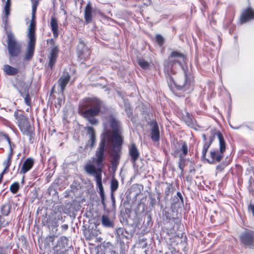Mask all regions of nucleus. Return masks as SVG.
<instances>
[{
    "instance_id": "obj_41",
    "label": "nucleus",
    "mask_w": 254,
    "mask_h": 254,
    "mask_svg": "<svg viewBox=\"0 0 254 254\" xmlns=\"http://www.w3.org/2000/svg\"><path fill=\"white\" fill-rule=\"evenodd\" d=\"M125 111H126L128 117H130L131 115L132 111L129 107H126Z\"/></svg>"
},
{
    "instance_id": "obj_29",
    "label": "nucleus",
    "mask_w": 254,
    "mask_h": 254,
    "mask_svg": "<svg viewBox=\"0 0 254 254\" xmlns=\"http://www.w3.org/2000/svg\"><path fill=\"white\" fill-rule=\"evenodd\" d=\"M185 162L186 160L184 158V157H183L182 154H180L178 161V166L179 169L181 171V174L182 175H183L184 173V168L185 167Z\"/></svg>"
},
{
    "instance_id": "obj_9",
    "label": "nucleus",
    "mask_w": 254,
    "mask_h": 254,
    "mask_svg": "<svg viewBox=\"0 0 254 254\" xmlns=\"http://www.w3.org/2000/svg\"><path fill=\"white\" fill-rule=\"evenodd\" d=\"M69 240L65 236H61L56 245L52 247V254H68L66 247H68Z\"/></svg>"
},
{
    "instance_id": "obj_14",
    "label": "nucleus",
    "mask_w": 254,
    "mask_h": 254,
    "mask_svg": "<svg viewBox=\"0 0 254 254\" xmlns=\"http://www.w3.org/2000/svg\"><path fill=\"white\" fill-rule=\"evenodd\" d=\"M116 239L118 242L122 245H124L125 240H127L129 239L130 235L123 227H120L116 231Z\"/></svg>"
},
{
    "instance_id": "obj_60",
    "label": "nucleus",
    "mask_w": 254,
    "mask_h": 254,
    "mask_svg": "<svg viewBox=\"0 0 254 254\" xmlns=\"http://www.w3.org/2000/svg\"><path fill=\"white\" fill-rule=\"evenodd\" d=\"M20 165H21V164H20V163H19V166H18V168L20 167Z\"/></svg>"
},
{
    "instance_id": "obj_57",
    "label": "nucleus",
    "mask_w": 254,
    "mask_h": 254,
    "mask_svg": "<svg viewBox=\"0 0 254 254\" xmlns=\"http://www.w3.org/2000/svg\"><path fill=\"white\" fill-rule=\"evenodd\" d=\"M58 226V225L57 223V222H56V223H55V225H54V227H57Z\"/></svg>"
},
{
    "instance_id": "obj_19",
    "label": "nucleus",
    "mask_w": 254,
    "mask_h": 254,
    "mask_svg": "<svg viewBox=\"0 0 254 254\" xmlns=\"http://www.w3.org/2000/svg\"><path fill=\"white\" fill-rule=\"evenodd\" d=\"M86 129L88 131L89 139L88 141L87 145L92 148L96 143V134L94 128L91 127H86Z\"/></svg>"
},
{
    "instance_id": "obj_21",
    "label": "nucleus",
    "mask_w": 254,
    "mask_h": 254,
    "mask_svg": "<svg viewBox=\"0 0 254 254\" xmlns=\"http://www.w3.org/2000/svg\"><path fill=\"white\" fill-rule=\"evenodd\" d=\"M2 69L4 74L9 76H14L19 71L18 68L12 66L7 64H4L3 66Z\"/></svg>"
},
{
    "instance_id": "obj_27",
    "label": "nucleus",
    "mask_w": 254,
    "mask_h": 254,
    "mask_svg": "<svg viewBox=\"0 0 254 254\" xmlns=\"http://www.w3.org/2000/svg\"><path fill=\"white\" fill-rule=\"evenodd\" d=\"M211 136L209 138V141L208 142V143H210V144H211V143L214 140L215 137L216 136L217 137L218 139H219V135L222 137L223 141H225L223 134L219 130H216V129L212 130L211 132Z\"/></svg>"
},
{
    "instance_id": "obj_18",
    "label": "nucleus",
    "mask_w": 254,
    "mask_h": 254,
    "mask_svg": "<svg viewBox=\"0 0 254 254\" xmlns=\"http://www.w3.org/2000/svg\"><path fill=\"white\" fill-rule=\"evenodd\" d=\"M29 85H26L23 89H19L20 95L24 98L25 104L30 106L31 104V98L29 94Z\"/></svg>"
},
{
    "instance_id": "obj_28",
    "label": "nucleus",
    "mask_w": 254,
    "mask_h": 254,
    "mask_svg": "<svg viewBox=\"0 0 254 254\" xmlns=\"http://www.w3.org/2000/svg\"><path fill=\"white\" fill-rule=\"evenodd\" d=\"M137 63L143 69H148L150 68V64L142 58L138 59Z\"/></svg>"
},
{
    "instance_id": "obj_24",
    "label": "nucleus",
    "mask_w": 254,
    "mask_h": 254,
    "mask_svg": "<svg viewBox=\"0 0 254 254\" xmlns=\"http://www.w3.org/2000/svg\"><path fill=\"white\" fill-rule=\"evenodd\" d=\"M12 208V204L10 201L5 202L0 207L1 214L5 216H8L10 213Z\"/></svg>"
},
{
    "instance_id": "obj_56",
    "label": "nucleus",
    "mask_w": 254,
    "mask_h": 254,
    "mask_svg": "<svg viewBox=\"0 0 254 254\" xmlns=\"http://www.w3.org/2000/svg\"><path fill=\"white\" fill-rule=\"evenodd\" d=\"M192 171H193V172H194V171H195V170H194V169H190V173H191Z\"/></svg>"
},
{
    "instance_id": "obj_33",
    "label": "nucleus",
    "mask_w": 254,
    "mask_h": 254,
    "mask_svg": "<svg viewBox=\"0 0 254 254\" xmlns=\"http://www.w3.org/2000/svg\"><path fill=\"white\" fill-rule=\"evenodd\" d=\"M57 238L56 236L55 235H50L46 237L45 239V244L46 245L50 247L51 244L53 245L54 242L55 241V239Z\"/></svg>"
},
{
    "instance_id": "obj_7",
    "label": "nucleus",
    "mask_w": 254,
    "mask_h": 254,
    "mask_svg": "<svg viewBox=\"0 0 254 254\" xmlns=\"http://www.w3.org/2000/svg\"><path fill=\"white\" fill-rule=\"evenodd\" d=\"M47 43L51 45L50 55L48 56V66L52 70L55 64L57 61L59 52V46L56 44L55 41L53 39L47 40Z\"/></svg>"
},
{
    "instance_id": "obj_34",
    "label": "nucleus",
    "mask_w": 254,
    "mask_h": 254,
    "mask_svg": "<svg viewBox=\"0 0 254 254\" xmlns=\"http://www.w3.org/2000/svg\"><path fill=\"white\" fill-rule=\"evenodd\" d=\"M19 189V184L18 182H15L13 183L10 187V190L13 194L17 193Z\"/></svg>"
},
{
    "instance_id": "obj_49",
    "label": "nucleus",
    "mask_w": 254,
    "mask_h": 254,
    "mask_svg": "<svg viewBox=\"0 0 254 254\" xmlns=\"http://www.w3.org/2000/svg\"><path fill=\"white\" fill-rule=\"evenodd\" d=\"M62 228L63 230H66L68 228V226L67 224H64L62 225Z\"/></svg>"
},
{
    "instance_id": "obj_25",
    "label": "nucleus",
    "mask_w": 254,
    "mask_h": 254,
    "mask_svg": "<svg viewBox=\"0 0 254 254\" xmlns=\"http://www.w3.org/2000/svg\"><path fill=\"white\" fill-rule=\"evenodd\" d=\"M102 225L106 228H113L114 224L113 220L107 215H103L101 218Z\"/></svg>"
},
{
    "instance_id": "obj_30",
    "label": "nucleus",
    "mask_w": 254,
    "mask_h": 254,
    "mask_svg": "<svg viewBox=\"0 0 254 254\" xmlns=\"http://www.w3.org/2000/svg\"><path fill=\"white\" fill-rule=\"evenodd\" d=\"M119 187V182L114 178H112L111 181V191L112 193L117 190Z\"/></svg>"
},
{
    "instance_id": "obj_39",
    "label": "nucleus",
    "mask_w": 254,
    "mask_h": 254,
    "mask_svg": "<svg viewBox=\"0 0 254 254\" xmlns=\"http://www.w3.org/2000/svg\"><path fill=\"white\" fill-rule=\"evenodd\" d=\"M187 119L186 120V122L187 123L188 125L193 124V119L188 113L187 114Z\"/></svg>"
},
{
    "instance_id": "obj_10",
    "label": "nucleus",
    "mask_w": 254,
    "mask_h": 254,
    "mask_svg": "<svg viewBox=\"0 0 254 254\" xmlns=\"http://www.w3.org/2000/svg\"><path fill=\"white\" fill-rule=\"evenodd\" d=\"M77 52L78 57L85 60H87L90 55V51L81 39H79L77 46Z\"/></svg>"
},
{
    "instance_id": "obj_62",
    "label": "nucleus",
    "mask_w": 254,
    "mask_h": 254,
    "mask_svg": "<svg viewBox=\"0 0 254 254\" xmlns=\"http://www.w3.org/2000/svg\"><path fill=\"white\" fill-rule=\"evenodd\" d=\"M154 200H155V199H154ZM152 202H154L153 200H152Z\"/></svg>"
},
{
    "instance_id": "obj_3",
    "label": "nucleus",
    "mask_w": 254,
    "mask_h": 254,
    "mask_svg": "<svg viewBox=\"0 0 254 254\" xmlns=\"http://www.w3.org/2000/svg\"><path fill=\"white\" fill-rule=\"evenodd\" d=\"M81 109H85L81 113V115L87 119L91 125L98 124V120L94 118L101 112H105L107 108L101 100L96 98H85L80 102Z\"/></svg>"
},
{
    "instance_id": "obj_4",
    "label": "nucleus",
    "mask_w": 254,
    "mask_h": 254,
    "mask_svg": "<svg viewBox=\"0 0 254 254\" xmlns=\"http://www.w3.org/2000/svg\"><path fill=\"white\" fill-rule=\"evenodd\" d=\"M19 110H16L14 113L17 126L23 134L28 136L29 141L33 143L35 135L33 128L30 125L28 119L23 114L19 113Z\"/></svg>"
},
{
    "instance_id": "obj_45",
    "label": "nucleus",
    "mask_w": 254,
    "mask_h": 254,
    "mask_svg": "<svg viewBox=\"0 0 254 254\" xmlns=\"http://www.w3.org/2000/svg\"><path fill=\"white\" fill-rule=\"evenodd\" d=\"M210 145H211L210 143H208L207 141H205L204 143L203 146V149H207L208 150Z\"/></svg>"
},
{
    "instance_id": "obj_58",
    "label": "nucleus",
    "mask_w": 254,
    "mask_h": 254,
    "mask_svg": "<svg viewBox=\"0 0 254 254\" xmlns=\"http://www.w3.org/2000/svg\"><path fill=\"white\" fill-rule=\"evenodd\" d=\"M158 199L159 201H160V197H159V196L158 197Z\"/></svg>"
},
{
    "instance_id": "obj_52",
    "label": "nucleus",
    "mask_w": 254,
    "mask_h": 254,
    "mask_svg": "<svg viewBox=\"0 0 254 254\" xmlns=\"http://www.w3.org/2000/svg\"><path fill=\"white\" fill-rule=\"evenodd\" d=\"M5 173H3V171L0 173V183L1 182V181L2 179L3 174H5Z\"/></svg>"
},
{
    "instance_id": "obj_35",
    "label": "nucleus",
    "mask_w": 254,
    "mask_h": 254,
    "mask_svg": "<svg viewBox=\"0 0 254 254\" xmlns=\"http://www.w3.org/2000/svg\"><path fill=\"white\" fill-rule=\"evenodd\" d=\"M11 5V2L8 1H6V3L4 8V10L5 12V14L6 15L5 20L6 21L8 18V16L10 14V7Z\"/></svg>"
},
{
    "instance_id": "obj_47",
    "label": "nucleus",
    "mask_w": 254,
    "mask_h": 254,
    "mask_svg": "<svg viewBox=\"0 0 254 254\" xmlns=\"http://www.w3.org/2000/svg\"><path fill=\"white\" fill-rule=\"evenodd\" d=\"M170 191H171L170 188L169 187H167L165 190V193L167 196H168L169 195V194L170 193Z\"/></svg>"
},
{
    "instance_id": "obj_20",
    "label": "nucleus",
    "mask_w": 254,
    "mask_h": 254,
    "mask_svg": "<svg viewBox=\"0 0 254 254\" xmlns=\"http://www.w3.org/2000/svg\"><path fill=\"white\" fill-rule=\"evenodd\" d=\"M36 21L35 13H32V18L28 28L27 36L28 38H36L35 37Z\"/></svg>"
},
{
    "instance_id": "obj_15",
    "label": "nucleus",
    "mask_w": 254,
    "mask_h": 254,
    "mask_svg": "<svg viewBox=\"0 0 254 254\" xmlns=\"http://www.w3.org/2000/svg\"><path fill=\"white\" fill-rule=\"evenodd\" d=\"M70 79V75L67 71H64L63 74L58 79V83L60 87V92L63 96L64 95V90L65 87L69 81Z\"/></svg>"
},
{
    "instance_id": "obj_37",
    "label": "nucleus",
    "mask_w": 254,
    "mask_h": 254,
    "mask_svg": "<svg viewBox=\"0 0 254 254\" xmlns=\"http://www.w3.org/2000/svg\"><path fill=\"white\" fill-rule=\"evenodd\" d=\"M155 39L158 45L160 47L162 46L164 43V38L160 34H157L155 36Z\"/></svg>"
},
{
    "instance_id": "obj_17",
    "label": "nucleus",
    "mask_w": 254,
    "mask_h": 254,
    "mask_svg": "<svg viewBox=\"0 0 254 254\" xmlns=\"http://www.w3.org/2000/svg\"><path fill=\"white\" fill-rule=\"evenodd\" d=\"M129 155L130 157V161L133 164H135L140 154L134 143H132L129 148Z\"/></svg>"
},
{
    "instance_id": "obj_51",
    "label": "nucleus",
    "mask_w": 254,
    "mask_h": 254,
    "mask_svg": "<svg viewBox=\"0 0 254 254\" xmlns=\"http://www.w3.org/2000/svg\"><path fill=\"white\" fill-rule=\"evenodd\" d=\"M216 169L217 170L222 171L223 169V168H222L221 165H217L216 166Z\"/></svg>"
},
{
    "instance_id": "obj_31",
    "label": "nucleus",
    "mask_w": 254,
    "mask_h": 254,
    "mask_svg": "<svg viewBox=\"0 0 254 254\" xmlns=\"http://www.w3.org/2000/svg\"><path fill=\"white\" fill-rule=\"evenodd\" d=\"M182 146L180 149V151L182 152L183 157L186 156L188 153V148L187 143L185 141H181Z\"/></svg>"
},
{
    "instance_id": "obj_59",
    "label": "nucleus",
    "mask_w": 254,
    "mask_h": 254,
    "mask_svg": "<svg viewBox=\"0 0 254 254\" xmlns=\"http://www.w3.org/2000/svg\"><path fill=\"white\" fill-rule=\"evenodd\" d=\"M6 1L10 2V0H6Z\"/></svg>"
},
{
    "instance_id": "obj_22",
    "label": "nucleus",
    "mask_w": 254,
    "mask_h": 254,
    "mask_svg": "<svg viewBox=\"0 0 254 254\" xmlns=\"http://www.w3.org/2000/svg\"><path fill=\"white\" fill-rule=\"evenodd\" d=\"M92 8L91 4L90 2H88L85 8L84 11V19L86 23H90L92 19Z\"/></svg>"
},
{
    "instance_id": "obj_2",
    "label": "nucleus",
    "mask_w": 254,
    "mask_h": 254,
    "mask_svg": "<svg viewBox=\"0 0 254 254\" xmlns=\"http://www.w3.org/2000/svg\"><path fill=\"white\" fill-rule=\"evenodd\" d=\"M187 59L183 53L173 51L164 62V72L169 75L178 90L189 92L192 85V78L187 66Z\"/></svg>"
},
{
    "instance_id": "obj_50",
    "label": "nucleus",
    "mask_w": 254,
    "mask_h": 254,
    "mask_svg": "<svg viewBox=\"0 0 254 254\" xmlns=\"http://www.w3.org/2000/svg\"><path fill=\"white\" fill-rule=\"evenodd\" d=\"M111 199H112L113 204L114 205L115 203V198L114 196L113 193H112V192H111Z\"/></svg>"
},
{
    "instance_id": "obj_26",
    "label": "nucleus",
    "mask_w": 254,
    "mask_h": 254,
    "mask_svg": "<svg viewBox=\"0 0 254 254\" xmlns=\"http://www.w3.org/2000/svg\"><path fill=\"white\" fill-rule=\"evenodd\" d=\"M12 149L10 148V152L8 154L6 159L3 162V166L4 167L3 169V173H7L9 171V167L11 163V159H12Z\"/></svg>"
},
{
    "instance_id": "obj_61",
    "label": "nucleus",
    "mask_w": 254,
    "mask_h": 254,
    "mask_svg": "<svg viewBox=\"0 0 254 254\" xmlns=\"http://www.w3.org/2000/svg\"><path fill=\"white\" fill-rule=\"evenodd\" d=\"M154 200H155V199H154ZM152 202H154L153 200H152Z\"/></svg>"
},
{
    "instance_id": "obj_6",
    "label": "nucleus",
    "mask_w": 254,
    "mask_h": 254,
    "mask_svg": "<svg viewBox=\"0 0 254 254\" xmlns=\"http://www.w3.org/2000/svg\"><path fill=\"white\" fill-rule=\"evenodd\" d=\"M219 151L214 150L210 152V157L212 161H209V163L220 162L224 157V153L226 151V142L223 141L222 137L219 136Z\"/></svg>"
},
{
    "instance_id": "obj_16",
    "label": "nucleus",
    "mask_w": 254,
    "mask_h": 254,
    "mask_svg": "<svg viewBox=\"0 0 254 254\" xmlns=\"http://www.w3.org/2000/svg\"><path fill=\"white\" fill-rule=\"evenodd\" d=\"M34 161L32 158H28L23 163L20 170H19V174H25L30 170L34 165Z\"/></svg>"
},
{
    "instance_id": "obj_36",
    "label": "nucleus",
    "mask_w": 254,
    "mask_h": 254,
    "mask_svg": "<svg viewBox=\"0 0 254 254\" xmlns=\"http://www.w3.org/2000/svg\"><path fill=\"white\" fill-rule=\"evenodd\" d=\"M176 197H178L180 200H178V201H175V203L178 204V207H181L182 205H184V198L182 193L178 191Z\"/></svg>"
},
{
    "instance_id": "obj_46",
    "label": "nucleus",
    "mask_w": 254,
    "mask_h": 254,
    "mask_svg": "<svg viewBox=\"0 0 254 254\" xmlns=\"http://www.w3.org/2000/svg\"><path fill=\"white\" fill-rule=\"evenodd\" d=\"M4 136L5 138V139H6V140L7 141L8 144H9L10 149L11 148V141H10V139L9 137L7 134H4Z\"/></svg>"
},
{
    "instance_id": "obj_1",
    "label": "nucleus",
    "mask_w": 254,
    "mask_h": 254,
    "mask_svg": "<svg viewBox=\"0 0 254 254\" xmlns=\"http://www.w3.org/2000/svg\"><path fill=\"white\" fill-rule=\"evenodd\" d=\"M105 120L109 124L112 131H106L102 135L101 141L95 153L96 158L93 160L97 168L90 162L87 163L84 166L85 172L95 179L97 187L99 190L101 202L103 205H105V195L102 182V172L104 166L103 161L105 159L106 144L109 148V153L112 157L111 163L114 169H116L119 164L123 143V138L121 135V122L113 115L107 116Z\"/></svg>"
},
{
    "instance_id": "obj_42",
    "label": "nucleus",
    "mask_w": 254,
    "mask_h": 254,
    "mask_svg": "<svg viewBox=\"0 0 254 254\" xmlns=\"http://www.w3.org/2000/svg\"><path fill=\"white\" fill-rule=\"evenodd\" d=\"M178 200H180L178 197H174L173 198V203L172 204V207H173V205H174V207H179L178 206V204L175 203V201H178Z\"/></svg>"
},
{
    "instance_id": "obj_5",
    "label": "nucleus",
    "mask_w": 254,
    "mask_h": 254,
    "mask_svg": "<svg viewBox=\"0 0 254 254\" xmlns=\"http://www.w3.org/2000/svg\"><path fill=\"white\" fill-rule=\"evenodd\" d=\"M7 49L9 58L19 57L21 53V44L16 40L12 32H8L7 33Z\"/></svg>"
},
{
    "instance_id": "obj_55",
    "label": "nucleus",
    "mask_w": 254,
    "mask_h": 254,
    "mask_svg": "<svg viewBox=\"0 0 254 254\" xmlns=\"http://www.w3.org/2000/svg\"><path fill=\"white\" fill-rule=\"evenodd\" d=\"M230 127H231V128H233V129H238L240 128V127H233L232 126L230 125Z\"/></svg>"
},
{
    "instance_id": "obj_53",
    "label": "nucleus",
    "mask_w": 254,
    "mask_h": 254,
    "mask_svg": "<svg viewBox=\"0 0 254 254\" xmlns=\"http://www.w3.org/2000/svg\"><path fill=\"white\" fill-rule=\"evenodd\" d=\"M202 138L203 139V140L205 141V142L206 141V136L205 134H202Z\"/></svg>"
},
{
    "instance_id": "obj_43",
    "label": "nucleus",
    "mask_w": 254,
    "mask_h": 254,
    "mask_svg": "<svg viewBox=\"0 0 254 254\" xmlns=\"http://www.w3.org/2000/svg\"><path fill=\"white\" fill-rule=\"evenodd\" d=\"M169 250L171 254H176L178 253V251H177L176 249L173 247H170L169 248Z\"/></svg>"
},
{
    "instance_id": "obj_32",
    "label": "nucleus",
    "mask_w": 254,
    "mask_h": 254,
    "mask_svg": "<svg viewBox=\"0 0 254 254\" xmlns=\"http://www.w3.org/2000/svg\"><path fill=\"white\" fill-rule=\"evenodd\" d=\"M5 216L0 215V228L5 227L9 225V222L4 217Z\"/></svg>"
},
{
    "instance_id": "obj_40",
    "label": "nucleus",
    "mask_w": 254,
    "mask_h": 254,
    "mask_svg": "<svg viewBox=\"0 0 254 254\" xmlns=\"http://www.w3.org/2000/svg\"><path fill=\"white\" fill-rule=\"evenodd\" d=\"M163 215L164 217H165L167 220H170V214L168 212L164 211H163Z\"/></svg>"
},
{
    "instance_id": "obj_8",
    "label": "nucleus",
    "mask_w": 254,
    "mask_h": 254,
    "mask_svg": "<svg viewBox=\"0 0 254 254\" xmlns=\"http://www.w3.org/2000/svg\"><path fill=\"white\" fill-rule=\"evenodd\" d=\"M241 243L245 247L254 249V231L247 229L240 235Z\"/></svg>"
},
{
    "instance_id": "obj_11",
    "label": "nucleus",
    "mask_w": 254,
    "mask_h": 254,
    "mask_svg": "<svg viewBox=\"0 0 254 254\" xmlns=\"http://www.w3.org/2000/svg\"><path fill=\"white\" fill-rule=\"evenodd\" d=\"M29 41L26 49V52L23 56V60L25 61H30L34 55L36 44V38H28Z\"/></svg>"
},
{
    "instance_id": "obj_12",
    "label": "nucleus",
    "mask_w": 254,
    "mask_h": 254,
    "mask_svg": "<svg viewBox=\"0 0 254 254\" xmlns=\"http://www.w3.org/2000/svg\"><path fill=\"white\" fill-rule=\"evenodd\" d=\"M150 127V137L154 142H158L160 140V131L159 126L155 120L151 121L149 124Z\"/></svg>"
},
{
    "instance_id": "obj_44",
    "label": "nucleus",
    "mask_w": 254,
    "mask_h": 254,
    "mask_svg": "<svg viewBox=\"0 0 254 254\" xmlns=\"http://www.w3.org/2000/svg\"><path fill=\"white\" fill-rule=\"evenodd\" d=\"M248 209L252 212L253 215L254 216V204H250L249 205Z\"/></svg>"
},
{
    "instance_id": "obj_38",
    "label": "nucleus",
    "mask_w": 254,
    "mask_h": 254,
    "mask_svg": "<svg viewBox=\"0 0 254 254\" xmlns=\"http://www.w3.org/2000/svg\"><path fill=\"white\" fill-rule=\"evenodd\" d=\"M32 13H36L37 7L38 5V1L37 0H32Z\"/></svg>"
},
{
    "instance_id": "obj_23",
    "label": "nucleus",
    "mask_w": 254,
    "mask_h": 254,
    "mask_svg": "<svg viewBox=\"0 0 254 254\" xmlns=\"http://www.w3.org/2000/svg\"><path fill=\"white\" fill-rule=\"evenodd\" d=\"M50 25L51 27V30L53 33V35L55 38H58L59 36V26L58 24V22L57 19L54 17H52L51 21H50Z\"/></svg>"
},
{
    "instance_id": "obj_48",
    "label": "nucleus",
    "mask_w": 254,
    "mask_h": 254,
    "mask_svg": "<svg viewBox=\"0 0 254 254\" xmlns=\"http://www.w3.org/2000/svg\"><path fill=\"white\" fill-rule=\"evenodd\" d=\"M207 151H208L207 149H202V158H205Z\"/></svg>"
},
{
    "instance_id": "obj_54",
    "label": "nucleus",
    "mask_w": 254,
    "mask_h": 254,
    "mask_svg": "<svg viewBox=\"0 0 254 254\" xmlns=\"http://www.w3.org/2000/svg\"><path fill=\"white\" fill-rule=\"evenodd\" d=\"M0 254H5V253L3 251L2 248H0Z\"/></svg>"
},
{
    "instance_id": "obj_13",
    "label": "nucleus",
    "mask_w": 254,
    "mask_h": 254,
    "mask_svg": "<svg viewBox=\"0 0 254 254\" xmlns=\"http://www.w3.org/2000/svg\"><path fill=\"white\" fill-rule=\"evenodd\" d=\"M253 19H254V10L252 7L248 6L242 11L240 18V22L241 24H243Z\"/></svg>"
}]
</instances>
